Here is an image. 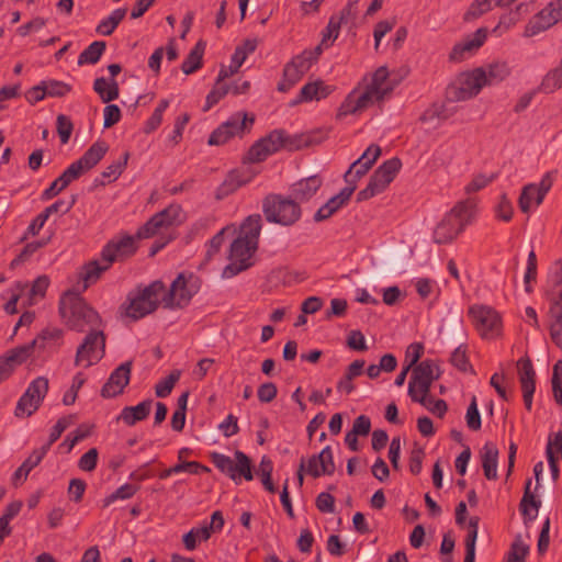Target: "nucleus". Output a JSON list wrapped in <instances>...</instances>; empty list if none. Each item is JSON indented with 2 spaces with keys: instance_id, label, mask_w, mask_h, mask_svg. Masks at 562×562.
I'll list each match as a JSON object with an SVG mask.
<instances>
[{
  "instance_id": "423d86ee",
  "label": "nucleus",
  "mask_w": 562,
  "mask_h": 562,
  "mask_svg": "<svg viewBox=\"0 0 562 562\" xmlns=\"http://www.w3.org/2000/svg\"><path fill=\"white\" fill-rule=\"evenodd\" d=\"M255 120V115L247 112L234 113L211 133L207 144L210 146H222L235 137L243 138L250 133Z\"/></svg>"
},
{
  "instance_id": "7c9ffc66",
  "label": "nucleus",
  "mask_w": 562,
  "mask_h": 562,
  "mask_svg": "<svg viewBox=\"0 0 562 562\" xmlns=\"http://www.w3.org/2000/svg\"><path fill=\"white\" fill-rule=\"evenodd\" d=\"M531 480H527L522 498L519 503V510L524 517L525 522L536 519L541 502L530 491Z\"/></svg>"
},
{
  "instance_id": "864d4df0",
  "label": "nucleus",
  "mask_w": 562,
  "mask_h": 562,
  "mask_svg": "<svg viewBox=\"0 0 562 562\" xmlns=\"http://www.w3.org/2000/svg\"><path fill=\"white\" fill-rule=\"evenodd\" d=\"M451 364L457 368L458 370L462 372L471 371L474 373V370L472 366L469 362L468 356H467V346L461 344L459 345L450 357Z\"/></svg>"
},
{
  "instance_id": "2f4dec72",
  "label": "nucleus",
  "mask_w": 562,
  "mask_h": 562,
  "mask_svg": "<svg viewBox=\"0 0 562 562\" xmlns=\"http://www.w3.org/2000/svg\"><path fill=\"white\" fill-rule=\"evenodd\" d=\"M366 361L363 359H357L351 362L347 369L342 378L337 382V391L344 392L346 394H350L355 391V385L352 383L353 379L361 375L363 372Z\"/></svg>"
},
{
  "instance_id": "9b49d317",
  "label": "nucleus",
  "mask_w": 562,
  "mask_h": 562,
  "mask_svg": "<svg viewBox=\"0 0 562 562\" xmlns=\"http://www.w3.org/2000/svg\"><path fill=\"white\" fill-rule=\"evenodd\" d=\"M484 86H486L485 68H475L463 75L459 86L449 87L447 97L453 102L465 101L477 95Z\"/></svg>"
},
{
  "instance_id": "72a5a7b5",
  "label": "nucleus",
  "mask_w": 562,
  "mask_h": 562,
  "mask_svg": "<svg viewBox=\"0 0 562 562\" xmlns=\"http://www.w3.org/2000/svg\"><path fill=\"white\" fill-rule=\"evenodd\" d=\"M205 47L206 43L204 41H198L181 65L183 74L191 75L202 67Z\"/></svg>"
},
{
  "instance_id": "13d9d810",
  "label": "nucleus",
  "mask_w": 562,
  "mask_h": 562,
  "mask_svg": "<svg viewBox=\"0 0 562 562\" xmlns=\"http://www.w3.org/2000/svg\"><path fill=\"white\" fill-rule=\"evenodd\" d=\"M467 426L472 431H477L481 429L482 420L481 414L477 408L476 396H472L470 405L468 406L465 414Z\"/></svg>"
},
{
  "instance_id": "b1692460",
  "label": "nucleus",
  "mask_w": 562,
  "mask_h": 562,
  "mask_svg": "<svg viewBox=\"0 0 562 562\" xmlns=\"http://www.w3.org/2000/svg\"><path fill=\"white\" fill-rule=\"evenodd\" d=\"M262 144L267 147V151L272 155L279 151L281 148H288L289 150L299 149L301 145L296 138L288 136L283 130H273L265 137L260 138Z\"/></svg>"
},
{
  "instance_id": "a18cd8bd",
  "label": "nucleus",
  "mask_w": 562,
  "mask_h": 562,
  "mask_svg": "<svg viewBox=\"0 0 562 562\" xmlns=\"http://www.w3.org/2000/svg\"><path fill=\"white\" fill-rule=\"evenodd\" d=\"M304 76L303 72H300L292 64H285L283 68V78L278 83V91L288 92L292 87H294Z\"/></svg>"
},
{
  "instance_id": "bb28decb",
  "label": "nucleus",
  "mask_w": 562,
  "mask_h": 562,
  "mask_svg": "<svg viewBox=\"0 0 562 562\" xmlns=\"http://www.w3.org/2000/svg\"><path fill=\"white\" fill-rule=\"evenodd\" d=\"M334 91L331 86L326 85L323 80H316L304 85L300 91L299 97L292 102V104H299L301 102L319 101L325 99Z\"/></svg>"
},
{
  "instance_id": "39448f33",
  "label": "nucleus",
  "mask_w": 562,
  "mask_h": 562,
  "mask_svg": "<svg viewBox=\"0 0 562 562\" xmlns=\"http://www.w3.org/2000/svg\"><path fill=\"white\" fill-rule=\"evenodd\" d=\"M262 213L269 223L292 226L300 221L302 209L291 195L270 193L262 200Z\"/></svg>"
},
{
  "instance_id": "4468645a",
  "label": "nucleus",
  "mask_w": 562,
  "mask_h": 562,
  "mask_svg": "<svg viewBox=\"0 0 562 562\" xmlns=\"http://www.w3.org/2000/svg\"><path fill=\"white\" fill-rule=\"evenodd\" d=\"M562 20V0L551 1L528 22L525 35L533 36Z\"/></svg>"
},
{
  "instance_id": "a878e982",
  "label": "nucleus",
  "mask_w": 562,
  "mask_h": 562,
  "mask_svg": "<svg viewBox=\"0 0 562 562\" xmlns=\"http://www.w3.org/2000/svg\"><path fill=\"white\" fill-rule=\"evenodd\" d=\"M153 404L154 401L148 398L135 406H125L117 416V420L123 422L126 426H134L136 423L147 419Z\"/></svg>"
},
{
  "instance_id": "6ab92c4d",
  "label": "nucleus",
  "mask_w": 562,
  "mask_h": 562,
  "mask_svg": "<svg viewBox=\"0 0 562 562\" xmlns=\"http://www.w3.org/2000/svg\"><path fill=\"white\" fill-rule=\"evenodd\" d=\"M519 382L521 385L525 406L528 411L532 406V396L536 390V372L530 358H520L517 361Z\"/></svg>"
},
{
  "instance_id": "c9c22d12",
  "label": "nucleus",
  "mask_w": 562,
  "mask_h": 562,
  "mask_svg": "<svg viewBox=\"0 0 562 562\" xmlns=\"http://www.w3.org/2000/svg\"><path fill=\"white\" fill-rule=\"evenodd\" d=\"M322 53V44H318L313 49H305L301 54L294 56L289 63L299 69L300 72L305 75L312 65L318 60Z\"/></svg>"
},
{
  "instance_id": "0e129e2a",
  "label": "nucleus",
  "mask_w": 562,
  "mask_h": 562,
  "mask_svg": "<svg viewBox=\"0 0 562 562\" xmlns=\"http://www.w3.org/2000/svg\"><path fill=\"white\" fill-rule=\"evenodd\" d=\"M56 127L61 144H67L74 131L71 120L65 114H59L56 119Z\"/></svg>"
},
{
  "instance_id": "f3484780",
  "label": "nucleus",
  "mask_w": 562,
  "mask_h": 562,
  "mask_svg": "<svg viewBox=\"0 0 562 562\" xmlns=\"http://www.w3.org/2000/svg\"><path fill=\"white\" fill-rule=\"evenodd\" d=\"M136 239H139L136 235H125L119 240H110L101 251V259L113 263L133 256L137 250Z\"/></svg>"
},
{
  "instance_id": "4c0bfd02",
  "label": "nucleus",
  "mask_w": 562,
  "mask_h": 562,
  "mask_svg": "<svg viewBox=\"0 0 562 562\" xmlns=\"http://www.w3.org/2000/svg\"><path fill=\"white\" fill-rule=\"evenodd\" d=\"M45 456L44 450L35 449L13 473V484H16L21 480H26L29 473L41 463Z\"/></svg>"
},
{
  "instance_id": "680f3d73",
  "label": "nucleus",
  "mask_w": 562,
  "mask_h": 562,
  "mask_svg": "<svg viewBox=\"0 0 562 562\" xmlns=\"http://www.w3.org/2000/svg\"><path fill=\"white\" fill-rule=\"evenodd\" d=\"M340 207H342V204L338 201V198L333 196L316 211L313 218L317 223L323 222L328 220Z\"/></svg>"
},
{
  "instance_id": "6e6552de",
  "label": "nucleus",
  "mask_w": 562,
  "mask_h": 562,
  "mask_svg": "<svg viewBox=\"0 0 562 562\" xmlns=\"http://www.w3.org/2000/svg\"><path fill=\"white\" fill-rule=\"evenodd\" d=\"M200 289V280L193 273L186 276L179 273L170 285L167 292H164L161 302L167 308H182L187 306L193 295L198 293Z\"/></svg>"
},
{
  "instance_id": "0eeeda50",
  "label": "nucleus",
  "mask_w": 562,
  "mask_h": 562,
  "mask_svg": "<svg viewBox=\"0 0 562 562\" xmlns=\"http://www.w3.org/2000/svg\"><path fill=\"white\" fill-rule=\"evenodd\" d=\"M441 375L439 366L431 359H425L413 369L408 383V395L413 402L425 404V394L430 392L434 381Z\"/></svg>"
},
{
  "instance_id": "dca6fc26",
  "label": "nucleus",
  "mask_w": 562,
  "mask_h": 562,
  "mask_svg": "<svg viewBox=\"0 0 562 562\" xmlns=\"http://www.w3.org/2000/svg\"><path fill=\"white\" fill-rule=\"evenodd\" d=\"M554 173L555 171H548L543 175L538 186L535 183H529L522 188L518 200V205L522 213H528L530 210L531 194H537V205H540L543 202L546 194L552 188Z\"/></svg>"
},
{
  "instance_id": "2eb2a0df",
  "label": "nucleus",
  "mask_w": 562,
  "mask_h": 562,
  "mask_svg": "<svg viewBox=\"0 0 562 562\" xmlns=\"http://www.w3.org/2000/svg\"><path fill=\"white\" fill-rule=\"evenodd\" d=\"M132 364V360L125 361L111 372L100 392L103 398H112L124 392L131 380Z\"/></svg>"
},
{
  "instance_id": "ddd939ff",
  "label": "nucleus",
  "mask_w": 562,
  "mask_h": 562,
  "mask_svg": "<svg viewBox=\"0 0 562 562\" xmlns=\"http://www.w3.org/2000/svg\"><path fill=\"white\" fill-rule=\"evenodd\" d=\"M469 315L472 317L475 328L483 337H494L501 331V316L492 307L484 305L471 306Z\"/></svg>"
},
{
  "instance_id": "c756f323",
  "label": "nucleus",
  "mask_w": 562,
  "mask_h": 562,
  "mask_svg": "<svg viewBox=\"0 0 562 562\" xmlns=\"http://www.w3.org/2000/svg\"><path fill=\"white\" fill-rule=\"evenodd\" d=\"M77 170L74 166H69L57 179H55L50 186L45 189L42 193V200H50L56 196L59 192L66 189L72 181L79 179Z\"/></svg>"
},
{
  "instance_id": "37998d69",
  "label": "nucleus",
  "mask_w": 562,
  "mask_h": 562,
  "mask_svg": "<svg viewBox=\"0 0 562 562\" xmlns=\"http://www.w3.org/2000/svg\"><path fill=\"white\" fill-rule=\"evenodd\" d=\"M38 340H32L29 344L18 346L5 352V357L16 367L24 363L34 352Z\"/></svg>"
},
{
  "instance_id": "cd10ccee",
  "label": "nucleus",
  "mask_w": 562,
  "mask_h": 562,
  "mask_svg": "<svg viewBox=\"0 0 562 562\" xmlns=\"http://www.w3.org/2000/svg\"><path fill=\"white\" fill-rule=\"evenodd\" d=\"M482 468L487 480L497 479L498 449L494 442L487 441L481 450Z\"/></svg>"
},
{
  "instance_id": "338daca9",
  "label": "nucleus",
  "mask_w": 562,
  "mask_h": 562,
  "mask_svg": "<svg viewBox=\"0 0 562 562\" xmlns=\"http://www.w3.org/2000/svg\"><path fill=\"white\" fill-rule=\"evenodd\" d=\"M26 391L35 396L37 401L43 402L48 392V379L45 376H37L29 384Z\"/></svg>"
},
{
  "instance_id": "f8f14e48",
  "label": "nucleus",
  "mask_w": 562,
  "mask_h": 562,
  "mask_svg": "<svg viewBox=\"0 0 562 562\" xmlns=\"http://www.w3.org/2000/svg\"><path fill=\"white\" fill-rule=\"evenodd\" d=\"M182 207L179 204H170L162 211L154 214L142 227L138 228V238H150L161 228L179 225L182 223Z\"/></svg>"
},
{
  "instance_id": "393cba45",
  "label": "nucleus",
  "mask_w": 562,
  "mask_h": 562,
  "mask_svg": "<svg viewBox=\"0 0 562 562\" xmlns=\"http://www.w3.org/2000/svg\"><path fill=\"white\" fill-rule=\"evenodd\" d=\"M402 168V161L397 157L385 160L371 175V179L384 191L394 180Z\"/></svg>"
},
{
  "instance_id": "a211bd4d",
  "label": "nucleus",
  "mask_w": 562,
  "mask_h": 562,
  "mask_svg": "<svg viewBox=\"0 0 562 562\" xmlns=\"http://www.w3.org/2000/svg\"><path fill=\"white\" fill-rule=\"evenodd\" d=\"M305 469L306 474L314 479L322 475H333L336 467L331 448L326 446L318 454H313L307 461L305 460Z\"/></svg>"
},
{
  "instance_id": "8fccbe9b",
  "label": "nucleus",
  "mask_w": 562,
  "mask_h": 562,
  "mask_svg": "<svg viewBox=\"0 0 562 562\" xmlns=\"http://www.w3.org/2000/svg\"><path fill=\"white\" fill-rule=\"evenodd\" d=\"M169 106V100L168 99H161L157 105V108L154 110L150 117L146 121L144 125V133L150 134L155 132L162 122V114Z\"/></svg>"
},
{
  "instance_id": "58836bf2",
  "label": "nucleus",
  "mask_w": 562,
  "mask_h": 562,
  "mask_svg": "<svg viewBox=\"0 0 562 562\" xmlns=\"http://www.w3.org/2000/svg\"><path fill=\"white\" fill-rule=\"evenodd\" d=\"M512 72L509 65L506 61H494L485 69L486 86H493L505 80Z\"/></svg>"
},
{
  "instance_id": "603ef678",
  "label": "nucleus",
  "mask_w": 562,
  "mask_h": 562,
  "mask_svg": "<svg viewBox=\"0 0 562 562\" xmlns=\"http://www.w3.org/2000/svg\"><path fill=\"white\" fill-rule=\"evenodd\" d=\"M72 416H64L60 417L57 423L53 426L48 441L40 448V450H44L45 454L48 452L50 446L56 442L61 434L71 425Z\"/></svg>"
},
{
  "instance_id": "412c9836",
  "label": "nucleus",
  "mask_w": 562,
  "mask_h": 562,
  "mask_svg": "<svg viewBox=\"0 0 562 562\" xmlns=\"http://www.w3.org/2000/svg\"><path fill=\"white\" fill-rule=\"evenodd\" d=\"M380 155L381 147L376 144H371L366 151L350 165L344 176L345 181H349V177H353L356 180H359L371 169Z\"/></svg>"
},
{
  "instance_id": "a19ab883",
  "label": "nucleus",
  "mask_w": 562,
  "mask_h": 562,
  "mask_svg": "<svg viewBox=\"0 0 562 562\" xmlns=\"http://www.w3.org/2000/svg\"><path fill=\"white\" fill-rule=\"evenodd\" d=\"M41 404L42 401H37L35 396L25 390L16 403L14 415L19 418L30 417L40 408Z\"/></svg>"
},
{
  "instance_id": "5fc2aeb1",
  "label": "nucleus",
  "mask_w": 562,
  "mask_h": 562,
  "mask_svg": "<svg viewBox=\"0 0 562 562\" xmlns=\"http://www.w3.org/2000/svg\"><path fill=\"white\" fill-rule=\"evenodd\" d=\"M138 490L139 487L137 485L130 483L123 484L103 499V507L110 506L113 502L117 499H128L133 497Z\"/></svg>"
},
{
  "instance_id": "4be33fe9",
  "label": "nucleus",
  "mask_w": 562,
  "mask_h": 562,
  "mask_svg": "<svg viewBox=\"0 0 562 562\" xmlns=\"http://www.w3.org/2000/svg\"><path fill=\"white\" fill-rule=\"evenodd\" d=\"M323 178L319 175H313L303 178L291 186L290 195L297 201V205L308 202L321 189Z\"/></svg>"
},
{
  "instance_id": "052dcab7",
  "label": "nucleus",
  "mask_w": 562,
  "mask_h": 562,
  "mask_svg": "<svg viewBox=\"0 0 562 562\" xmlns=\"http://www.w3.org/2000/svg\"><path fill=\"white\" fill-rule=\"evenodd\" d=\"M269 156L270 154L267 151V147L262 144L261 139H258L248 149L247 155L244 157V162H261Z\"/></svg>"
},
{
  "instance_id": "1a4fd4ad",
  "label": "nucleus",
  "mask_w": 562,
  "mask_h": 562,
  "mask_svg": "<svg viewBox=\"0 0 562 562\" xmlns=\"http://www.w3.org/2000/svg\"><path fill=\"white\" fill-rule=\"evenodd\" d=\"M234 457L236 462L223 453H211V460L216 469L226 474L235 483H238L241 477H244L246 481H251L254 479V474L251 470L250 458L239 450L235 451Z\"/></svg>"
},
{
  "instance_id": "774afa93",
  "label": "nucleus",
  "mask_w": 562,
  "mask_h": 562,
  "mask_svg": "<svg viewBox=\"0 0 562 562\" xmlns=\"http://www.w3.org/2000/svg\"><path fill=\"white\" fill-rule=\"evenodd\" d=\"M494 7L491 0H475L464 15L465 20L476 19Z\"/></svg>"
},
{
  "instance_id": "f704fd0d",
  "label": "nucleus",
  "mask_w": 562,
  "mask_h": 562,
  "mask_svg": "<svg viewBox=\"0 0 562 562\" xmlns=\"http://www.w3.org/2000/svg\"><path fill=\"white\" fill-rule=\"evenodd\" d=\"M93 90L98 93L103 103L116 100L120 93L119 83L113 78H111L110 81H106L103 77L97 78L93 82Z\"/></svg>"
},
{
  "instance_id": "ea45409f",
  "label": "nucleus",
  "mask_w": 562,
  "mask_h": 562,
  "mask_svg": "<svg viewBox=\"0 0 562 562\" xmlns=\"http://www.w3.org/2000/svg\"><path fill=\"white\" fill-rule=\"evenodd\" d=\"M479 521L480 518L477 516H473L469 520L468 533L464 540L465 557L463 562L475 561V543L477 539Z\"/></svg>"
},
{
  "instance_id": "09e8293b",
  "label": "nucleus",
  "mask_w": 562,
  "mask_h": 562,
  "mask_svg": "<svg viewBox=\"0 0 562 562\" xmlns=\"http://www.w3.org/2000/svg\"><path fill=\"white\" fill-rule=\"evenodd\" d=\"M244 61L245 54L239 50H235L231 58V65L228 67L225 65L221 66L217 75V82L225 81L227 78L237 74Z\"/></svg>"
},
{
  "instance_id": "4d7b16f0",
  "label": "nucleus",
  "mask_w": 562,
  "mask_h": 562,
  "mask_svg": "<svg viewBox=\"0 0 562 562\" xmlns=\"http://www.w3.org/2000/svg\"><path fill=\"white\" fill-rule=\"evenodd\" d=\"M128 158L130 153L125 151L119 160L113 161L111 165H109L101 173V176L103 178H112L110 181H115L125 170Z\"/></svg>"
},
{
  "instance_id": "79ce46f5",
  "label": "nucleus",
  "mask_w": 562,
  "mask_h": 562,
  "mask_svg": "<svg viewBox=\"0 0 562 562\" xmlns=\"http://www.w3.org/2000/svg\"><path fill=\"white\" fill-rule=\"evenodd\" d=\"M126 12V8L115 9L108 18L103 19L99 23L95 31L103 36H110L125 18Z\"/></svg>"
},
{
  "instance_id": "3c124183",
  "label": "nucleus",
  "mask_w": 562,
  "mask_h": 562,
  "mask_svg": "<svg viewBox=\"0 0 562 562\" xmlns=\"http://www.w3.org/2000/svg\"><path fill=\"white\" fill-rule=\"evenodd\" d=\"M384 98V91H375L374 88L367 87L361 93L356 92V103L361 111L373 105L374 102L381 101Z\"/></svg>"
},
{
  "instance_id": "e433bc0d",
  "label": "nucleus",
  "mask_w": 562,
  "mask_h": 562,
  "mask_svg": "<svg viewBox=\"0 0 562 562\" xmlns=\"http://www.w3.org/2000/svg\"><path fill=\"white\" fill-rule=\"evenodd\" d=\"M562 88V60L559 65L550 69L538 86V91L542 93H552Z\"/></svg>"
},
{
  "instance_id": "c03bdc74",
  "label": "nucleus",
  "mask_w": 562,
  "mask_h": 562,
  "mask_svg": "<svg viewBox=\"0 0 562 562\" xmlns=\"http://www.w3.org/2000/svg\"><path fill=\"white\" fill-rule=\"evenodd\" d=\"M106 44L103 41H94L92 42L86 49L81 52L78 57V65L82 66L85 64H97L103 52L105 50Z\"/></svg>"
},
{
  "instance_id": "49530a36",
  "label": "nucleus",
  "mask_w": 562,
  "mask_h": 562,
  "mask_svg": "<svg viewBox=\"0 0 562 562\" xmlns=\"http://www.w3.org/2000/svg\"><path fill=\"white\" fill-rule=\"evenodd\" d=\"M63 336L64 331L60 328H45L33 340H38L36 348L44 350L50 342L59 347L63 342Z\"/></svg>"
},
{
  "instance_id": "c85d7f7f",
  "label": "nucleus",
  "mask_w": 562,
  "mask_h": 562,
  "mask_svg": "<svg viewBox=\"0 0 562 562\" xmlns=\"http://www.w3.org/2000/svg\"><path fill=\"white\" fill-rule=\"evenodd\" d=\"M112 266L108 260H91L82 266L80 271V279L83 281V289H88L91 284L95 283L101 274Z\"/></svg>"
},
{
  "instance_id": "6e6d98bb",
  "label": "nucleus",
  "mask_w": 562,
  "mask_h": 562,
  "mask_svg": "<svg viewBox=\"0 0 562 562\" xmlns=\"http://www.w3.org/2000/svg\"><path fill=\"white\" fill-rule=\"evenodd\" d=\"M44 83V88L47 97L52 98H63L71 91V86L67 82L48 79L42 80Z\"/></svg>"
},
{
  "instance_id": "f257e3e1",
  "label": "nucleus",
  "mask_w": 562,
  "mask_h": 562,
  "mask_svg": "<svg viewBox=\"0 0 562 562\" xmlns=\"http://www.w3.org/2000/svg\"><path fill=\"white\" fill-rule=\"evenodd\" d=\"M262 227L260 214L247 216L240 225L239 235L229 247L228 263L223 270L224 278H233L251 267V256L258 248V240Z\"/></svg>"
},
{
  "instance_id": "e2e57ef3",
  "label": "nucleus",
  "mask_w": 562,
  "mask_h": 562,
  "mask_svg": "<svg viewBox=\"0 0 562 562\" xmlns=\"http://www.w3.org/2000/svg\"><path fill=\"white\" fill-rule=\"evenodd\" d=\"M180 378V371H172L167 378L159 381L155 386L157 397L168 396Z\"/></svg>"
},
{
  "instance_id": "20e7f679",
  "label": "nucleus",
  "mask_w": 562,
  "mask_h": 562,
  "mask_svg": "<svg viewBox=\"0 0 562 562\" xmlns=\"http://www.w3.org/2000/svg\"><path fill=\"white\" fill-rule=\"evenodd\" d=\"M164 292V282L160 280L153 281L136 293H130L127 303L123 304L121 308L124 310L125 315L133 321L140 319L158 308L161 302L159 297Z\"/></svg>"
},
{
  "instance_id": "f03ea898",
  "label": "nucleus",
  "mask_w": 562,
  "mask_h": 562,
  "mask_svg": "<svg viewBox=\"0 0 562 562\" xmlns=\"http://www.w3.org/2000/svg\"><path fill=\"white\" fill-rule=\"evenodd\" d=\"M59 314L66 325L78 333L87 327L95 328L101 324L99 313L93 310L79 294L67 292L59 301Z\"/></svg>"
},
{
  "instance_id": "5701e85b",
  "label": "nucleus",
  "mask_w": 562,
  "mask_h": 562,
  "mask_svg": "<svg viewBox=\"0 0 562 562\" xmlns=\"http://www.w3.org/2000/svg\"><path fill=\"white\" fill-rule=\"evenodd\" d=\"M487 36V29L480 27L477 29L471 38H467L462 43L456 44L450 54H449V60L452 63H459L462 61L465 58L467 54H472L476 49H479L485 42Z\"/></svg>"
},
{
  "instance_id": "bf43d9fd",
  "label": "nucleus",
  "mask_w": 562,
  "mask_h": 562,
  "mask_svg": "<svg viewBox=\"0 0 562 562\" xmlns=\"http://www.w3.org/2000/svg\"><path fill=\"white\" fill-rule=\"evenodd\" d=\"M528 553L529 547L525 544L520 536H518L510 546L506 562H526Z\"/></svg>"
},
{
  "instance_id": "7ed1b4c3",
  "label": "nucleus",
  "mask_w": 562,
  "mask_h": 562,
  "mask_svg": "<svg viewBox=\"0 0 562 562\" xmlns=\"http://www.w3.org/2000/svg\"><path fill=\"white\" fill-rule=\"evenodd\" d=\"M474 213L475 204L471 200L457 203L435 227L434 241L438 245L452 243L471 223Z\"/></svg>"
},
{
  "instance_id": "473e14b6",
  "label": "nucleus",
  "mask_w": 562,
  "mask_h": 562,
  "mask_svg": "<svg viewBox=\"0 0 562 562\" xmlns=\"http://www.w3.org/2000/svg\"><path fill=\"white\" fill-rule=\"evenodd\" d=\"M449 319L446 325V339L450 344H454L461 341L463 336L465 335L463 328V317L462 312L460 310H450L449 311Z\"/></svg>"
},
{
  "instance_id": "de8ad7c7",
  "label": "nucleus",
  "mask_w": 562,
  "mask_h": 562,
  "mask_svg": "<svg viewBox=\"0 0 562 562\" xmlns=\"http://www.w3.org/2000/svg\"><path fill=\"white\" fill-rule=\"evenodd\" d=\"M228 92H231V86L225 83L224 81L217 82L216 79L212 90L206 95L203 111L207 112L211 108L217 104Z\"/></svg>"
},
{
  "instance_id": "69168bd1",
  "label": "nucleus",
  "mask_w": 562,
  "mask_h": 562,
  "mask_svg": "<svg viewBox=\"0 0 562 562\" xmlns=\"http://www.w3.org/2000/svg\"><path fill=\"white\" fill-rule=\"evenodd\" d=\"M86 379L82 373H77L74 379L70 389L64 394L63 396V404L64 405H72L78 396L79 390L85 384Z\"/></svg>"
},
{
  "instance_id": "aec40b11",
  "label": "nucleus",
  "mask_w": 562,
  "mask_h": 562,
  "mask_svg": "<svg viewBox=\"0 0 562 562\" xmlns=\"http://www.w3.org/2000/svg\"><path fill=\"white\" fill-rule=\"evenodd\" d=\"M109 145L104 140L93 143L85 154L71 164L78 175L81 177L85 172L94 168L105 156Z\"/></svg>"
},
{
  "instance_id": "9d476101",
  "label": "nucleus",
  "mask_w": 562,
  "mask_h": 562,
  "mask_svg": "<svg viewBox=\"0 0 562 562\" xmlns=\"http://www.w3.org/2000/svg\"><path fill=\"white\" fill-rule=\"evenodd\" d=\"M105 334L101 329L91 328L78 346L75 356V366L87 361L86 367L98 363L105 355Z\"/></svg>"
}]
</instances>
